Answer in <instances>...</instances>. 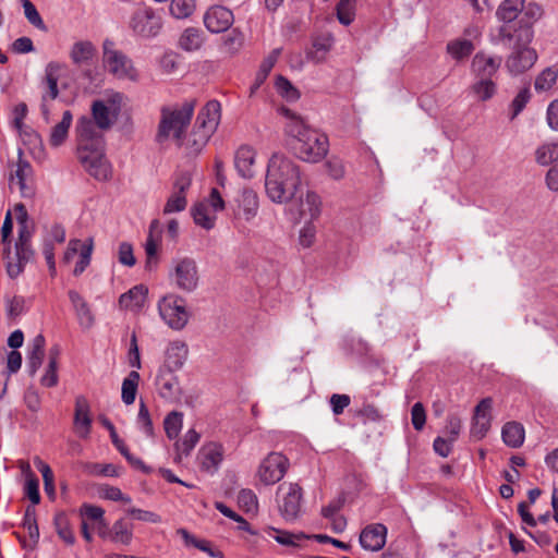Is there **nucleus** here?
Segmentation results:
<instances>
[{
	"mask_svg": "<svg viewBox=\"0 0 558 558\" xmlns=\"http://www.w3.org/2000/svg\"><path fill=\"white\" fill-rule=\"evenodd\" d=\"M289 466V459L281 452L271 451L267 453L255 469L254 486L260 489L276 485L284 477Z\"/></svg>",
	"mask_w": 558,
	"mask_h": 558,
	"instance_id": "obj_7",
	"label": "nucleus"
},
{
	"mask_svg": "<svg viewBox=\"0 0 558 558\" xmlns=\"http://www.w3.org/2000/svg\"><path fill=\"white\" fill-rule=\"evenodd\" d=\"M280 515L286 521L295 520L302 511L303 490L298 483H283L276 493Z\"/></svg>",
	"mask_w": 558,
	"mask_h": 558,
	"instance_id": "obj_10",
	"label": "nucleus"
},
{
	"mask_svg": "<svg viewBox=\"0 0 558 558\" xmlns=\"http://www.w3.org/2000/svg\"><path fill=\"white\" fill-rule=\"evenodd\" d=\"M301 190H303V187ZM288 205L290 214L295 219L312 220L319 215L322 202L316 193L307 191L303 194V191H300L296 198Z\"/></svg>",
	"mask_w": 558,
	"mask_h": 558,
	"instance_id": "obj_17",
	"label": "nucleus"
},
{
	"mask_svg": "<svg viewBox=\"0 0 558 558\" xmlns=\"http://www.w3.org/2000/svg\"><path fill=\"white\" fill-rule=\"evenodd\" d=\"M524 10V0H504L496 11V16L504 23L514 21Z\"/></svg>",
	"mask_w": 558,
	"mask_h": 558,
	"instance_id": "obj_40",
	"label": "nucleus"
},
{
	"mask_svg": "<svg viewBox=\"0 0 558 558\" xmlns=\"http://www.w3.org/2000/svg\"><path fill=\"white\" fill-rule=\"evenodd\" d=\"M533 39V31L522 28L515 36V43L511 53L506 59V69L512 76L529 71L537 60L536 51L530 47Z\"/></svg>",
	"mask_w": 558,
	"mask_h": 558,
	"instance_id": "obj_5",
	"label": "nucleus"
},
{
	"mask_svg": "<svg viewBox=\"0 0 558 558\" xmlns=\"http://www.w3.org/2000/svg\"><path fill=\"white\" fill-rule=\"evenodd\" d=\"M136 427L137 429L146 437L151 438L155 435L154 424L150 417L149 410L144 402V400H140L138 403V413L136 416Z\"/></svg>",
	"mask_w": 558,
	"mask_h": 558,
	"instance_id": "obj_51",
	"label": "nucleus"
},
{
	"mask_svg": "<svg viewBox=\"0 0 558 558\" xmlns=\"http://www.w3.org/2000/svg\"><path fill=\"white\" fill-rule=\"evenodd\" d=\"M34 257L31 245V232L28 230H20L19 241L15 244L13 254L8 255L7 271L11 278H16L22 274L26 264Z\"/></svg>",
	"mask_w": 558,
	"mask_h": 558,
	"instance_id": "obj_13",
	"label": "nucleus"
},
{
	"mask_svg": "<svg viewBox=\"0 0 558 558\" xmlns=\"http://www.w3.org/2000/svg\"><path fill=\"white\" fill-rule=\"evenodd\" d=\"M535 160L541 166L558 162V140L538 146L535 150Z\"/></svg>",
	"mask_w": 558,
	"mask_h": 558,
	"instance_id": "obj_48",
	"label": "nucleus"
},
{
	"mask_svg": "<svg viewBox=\"0 0 558 558\" xmlns=\"http://www.w3.org/2000/svg\"><path fill=\"white\" fill-rule=\"evenodd\" d=\"M183 426V414L177 411L170 412L163 421L166 435L169 439H175Z\"/></svg>",
	"mask_w": 558,
	"mask_h": 558,
	"instance_id": "obj_54",
	"label": "nucleus"
},
{
	"mask_svg": "<svg viewBox=\"0 0 558 558\" xmlns=\"http://www.w3.org/2000/svg\"><path fill=\"white\" fill-rule=\"evenodd\" d=\"M187 206V199L185 195H181L174 192H171L170 196L168 197L162 213L163 215H171L174 213H181L185 210Z\"/></svg>",
	"mask_w": 558,
	"mask_h": 558,
	"instance_id": "obj_60",
	"label": "nucleus"
},
{
	"mask_svg": "<svg viewBox=\"0 0 558 558\" xmlns=\"http://www.w3.org/2000/svg\"><path fill=\"white\" fill-rule=\"evenodd\" d=\"M107 429L109 430L110 438H111L113 446L128 460V462L133 468L138 469V470L143 471L144 473H149L151 471L150 468L145 465V463L141 459H138L130 453L124 440L119 437L114 427L111 424H109L108 422H107Z\"/></svg>",
	"mask_w": 558,
	"mask_h": 558,
	"instance_id": "obj_35",
	"label": "nucleus"
},
{
	"mask_svg": "<svg viewBox=\"0 0 558 558\" xmlns=\"http://www.w3.org/2000/svg\"><path fill=\"white\" fill-rule=\"evenodd\" d=\"M90 404L84 396H77L74 404L73 430L80 438L88 437L92 429Z\"/></svg>",
	"mask_w": 558,
	"mask_h": 558,
	"instance_id": "obj_23",
	"label": "nucleus"
},
{
	"mask_svg": "<svg viewBox=\"0 0 558 558\" xmlns=\"http://www.w3.org/2000/svg\"><path fill=\"white\" fill-rule=\"evenodd\" d=\"M109 534L113 543L129 546L133 539V525L120 519L113 523Z\"/></svg>",
	"mask_w": 558,
	"mask_h": 558,
	"instance_id": "obj_45",
	"label": "nucleus"
},
{
	"mask_svg": "<svg viewBox=\"0 0 558 558\" xmlns=\"http://www.w3.org/2000/svg\"><path fill=\"white\" fill-rule=\"evenodd\" d=\"M36 465L43 475L46 493L48 495H50L51 497H53L54 496V484H53L54 477H53L52 470L50 469V466L47 463H45L44 461H41L39 459L36 461Z\"/></svg>",
	"mask_w": 558,
	"mask_h": 558,
	"instance_id": "obj_63",
	"label": "nucleus"
},
{
	"mask_svg": "<svg viewBox=\"0 0 558 558\" xmlns=\"http://www.w3.org/2000/svg\"><path fill=\"white\" fill-rule=\"evenodd\" d=\"M69 298L76 311L81 327L86 330L90 329L95 319L86 302L76 291L73 290L69 292Z\"/></svg>",
	"mask_w": 558,
	"mask_h": 558,
	"instance_id": "obj_38",
	"label": "nucleus"
},
{
	"mask_svg": "<svg viewBox=\"0 0 558 558\" xmlns=\"http://www.w3.org/2000/svg\"><path fill=\"white\" fill-rule=\"evenodd\" d=\"M161 320L172 330H183L191 318V312L185 300L175 293H168L157 302Z\"/></svg>",
	"mask_w": 558,
	"mask_h": 558,
	"instance_id": "obj_8",
	"label": "nucleus"
},
{
	"mask_svg": "<svg viewBox=\"0 0 558 558\" xmlns=\"http://www.w3.org/2000/svg\"><path fill=\"white\" fill-rule=\"evenodd\" d=\"M205 27L214 34H219L228 31L233 22L234 15L231 10L222 5H213L207 9L204 14Z\"/></svg>",
	"mask_w": 558,
	"mask_h": 558,
	"instance_id": "obj_19",
	"label": "nucleus"
},
{
	"mask_svg": "<svg viewBox=\"0 0 558 558\" xmlns=\"http://www.w3.org/2000/svg\"><path fill=\"white\" fill-rule=\"evenodd\" d=\"M107 74L117 81L134 82L138 77L132 60L118 50L107 49Z\"/></svg>",
	"mask_w": 558,
	"mask_h": 558,
	"instance_id": "obj_14",
	"label": "nucleus"
},
{
	"mask_svg": "<svg viewBox=\"0 0 558 558\" xmlns=\"http://www.w3.org/2000/svg\"><path fill=\"white\" fill-rule=\"evenodd\" d=\"M131 124V113L128 99L120 93L107 94V129L128 130Z\"/></svg>",
	"mask_w": 558,
	"mask_h": 558,
	"instance_id": "obj_12",
	"label": "nucleus"
},
{
	"mask_svg": "<svg viewBox=\"0 0 558 558\" xmlns=\"http://www.w3.org/2000/svg\"><path fill=\"white\" fill-rule=\"evenodd\" d=\"M169 282L184 293L196 291L201 284V274L197 262L190 256L177 257L171 262L168 271Z\"/></svg>",
	"mask_w": 558,
	"mask_h": 558,
	"instance_id": "obj_6",
	"label": "nucleus"
},
{
	"mask_svg": "<svg viewBox=\"0 0 558 558\" xmlns=\"http://www.w3.org/2000/svg\"><path fill=\"white\" fill-rule=\"evenodd\" d=\"M283 133L295 156L305 162L317 163L329 151V140L325 133L313 128L302 116L282 107Z\"/></svg>",
	"mask_w": 558,
	"mask_h": 558,
	"instance_id": "obj_2",
	"label": "nucleus"
},
{
	"mask_svg": "<svg viewBox=\"0 0 558 558\" xmlns=\"http://www.w3.org/2000/svg\"><path fill=\"white\" fill-rule=\"evenodd\" d=\"M129 27L137 36L150 38L160 32L162 27V20L151 8L141 5L132 13L129 21Z\"/></svg>",
	"mask_w": 558,
	"mask_h": 558,
	"instance_id": "obj_11",
	"label": "nucleus"
},
{
	"mask_svg": "<svg viewBox=\"0 0 558 558\" xmlns=\"http://www.w3.org/2000/svg\"><path fill=\"white\" fill-rule=\"evenodd\" d=\"M33 169L28 161L22 158V151L19 150V160L16 169L11 175V185L17 187L24 196L32 195V187L29 185L32 181Z\"/></svg>",
	"mask_w": 558,
	"mask_h": 558,
	"instance_id": "obj_31",
	"label": "nucleus"
},
{
	"mask_svg": "<svg viewBox=\"0 0 558 558\" xmlns=\"http://www.w3.org/2000/svg\"><path fill=\"white\" fill-rule=\"evenodd\" d=\"M22 5L27 21L36 28L40 31H47V26L45 25L35 5L29 0H22Z\"/></svg>",
	"mask_w": 558,
	"mask_h": 558,
	"instance_id": "obj_61",
	"label": "nucleus"
},
{
	"mask_svg": "<svg viewBox=\"0 0 558 558\" xmlns=\"http://www.w3.org/2000/svg\"><path fill=\"white\" fill-rule=\"evenodd\" d=\"M160 222L159 220H153L149 226V233L147 240L145 242V267L149 271L154 270L158 265V252L160 248Z\"/></svg>",
	"mask_w": 558,
	"mask_h": 558,
	"instance_id": "obj_29",
	"label": "nucleus"
},
{
	"mask_svg": "<svg viewBox=\"0 0 558 558\" xmlns=\"http://www.w3.org/2000/svg\"><path fill=\"white\" fill-rule=\"evenodd\" d=\"M333 45V37L331 35H324L317 37L312 45V48L307 51V59L316 63L323 62L326 59L327 53L330 51Z\"/></svg>",
	"mask_w": 558,
	"mask_h": 558,
	"instance_id": "obj_43",
	"label": "nucleus"
},
{
	"mask_svg": "<svg viewBox=\"0 0 558 558\" xmlns=\"http://www.w3.org/2000/svg\"><path fill=\"white\" fill-rule=\"evenodd\" d=\"M107 500L119 502L121 510L124 512L126 507H132L131 497L122 493L118 487L107 486Z\"/></svg>",
	"mask_w": 558,
	"mask_h": 558,
	"instance_id": "obj_64",
	"label": "nucleus"
},
{
	"mask_svg": "<svg viewBox=\"0 0 558 558\" xmlns=\"http://www.w3.org/2000/svg\"><path fill=\"white\" fill-rule=\"evenodd\" d=\"M544 14V10L541 4L524 0V10H522V22L527 26L525 28H531L533 24L542 19Z\"/></svg>",
	"mask_w": 558,
	"mask_h": 558,
	"instance_id": "obj_56",
	"label": "nucleus"
},
{
	"mask_svg": "<svg viewBox=\"0 0 558 558\" xmlns=\"http://www.w3.org/2000/svg\"><path fill=\"white\" fill-rule=\"evenodd\" d=\"M225 459V447L221 442L205 441L198 449L196 461L199 469L208 474H215Z\"/></svg>",
	"mask_w": 558,
	"mask_h": 558,
	"instance_id": "obj_16",
	"label": "nucleus"
},
{
	"mask_svg": "<svg viewBox=\"0 0 558 558\" xmlns=\"http://www.w3.org/2000/svg\"><path fill=\"white\" fill-rule=\"evenodd\" d=\"M238 505L243 511L247 513L257 512L258 499L256 494L248 488L241 489L238 494Z\"/></svg>",
	"mask_w": 558,
	"mask_h": 558,
	"instance_id": "obj_58",
	"label": "nucleus"
},
{
	"mask_svg": "<svg viewBox=\"0 0 558 558\" xmlns=\"http://www.w3.org/2000/svg\"><path fill=\"white\" fill-rule=\"evenodd\" d=\"M220 122V104L216 100L208 101L199 111L195 125L207 133L214 134Z\"/></svg>",
	"mask_w": 558,
	"mask_h": 558,
	"instance_id": "obj_32",
	"label": "nucleus"
},
{
	"mask_svg": "<svg viewBox=\"0 0 558 558\" xmlns=\"http://www.w3.org/2000/svg\"><path fill=\"white\" fill-rule=\"evenodd\" d=\"M356 1L357 0H339L336 5V15L340 24L348 26L354 21Z\"/></svg>",
	"mask_w": 558,
	"mask_h": 558,
	"instance_id": "obj_52",
	"label": "nucleus"
},
{
	"mask_svg": "<svg viewBox=\"0 0 558 558\" xmlns=\"http://www.w3.org/2000/svg\"><path fill=\"white\" fill-rule=\"evenodd\" d=\"M64 70V65L59 62H49L45 68L44 84L46 85V92L43 94V102L47 100H54L59 95L58 81L61 76V72Z\"/></svg>",
	"mask_w": 558,
	"mask_h": 558,
	"instance_id": "obj_33",
	"label": "nucleus"
},
{
	"mask_svg": "<svg viewBox=\"0 0 558 558\" xmlns=\"http://www.w3.org/2000/svg\"><path fill=\"white\" fill-rule=\"evenodd\" d=\"M360 545L368 551H379L386 545L387 527L381 523L366 525L360 534Z\"/></svg>",
	"mask_w": 558,
	"mask_h": 558,
	"instance_id": "obj_24",
	"label": "nucleus"
},
{
	"mask_svg": "<svg viewBox=\"0 0 558 558\" xmlns=\"http://www.w3.org/2000/svg\"><path fill=\"white\" fill-rule=\"evenodd\" d=\"M141 376L137 371H132L123 379L121 386V400L125 405H131L136 400Z\"/></svg>",
	"mask_w": 558,
	"mask_h": 558,
	"instance_id": "obj_42",
	"label": "nucleus"
},
{
	"mask_svg": "<svg viewBox=\"0 0 558 558\" xmlns=\"http://www.w3.org/2000/svg\"><path fill=\"white\" fill-rule=\"evenodd\" d=\"M148 288L145 284H137L119 298V308L138 313L146 303Z\"/></svg>",
	"mask_w": 558,
	"mask_h": 558,
	"instance_id": "obj_30",
	"label": "nucleus"
},
{
	"mask_svg": "<svg viewBox=\"0 0 558 558\" xmlns=\"http://www.w3.org/2000/svg\"><path fill=\"white\" fill-rule=\"evenodd\" d=\"M77 156L85 171L95 179H105V101L96 100L92 116L77 121Z\"/></svg>",
	"mask_w": 558,
	"mask_h": 558,
	"instance_id": "obj_1",
	"label": "nucleus"
},
{
	"mask_svg": "<svg viewBox=\"0 0 558 558\" xmlns=\"http://www.w3.org/2000/svg\"><path fill=\"white\" fill-rule=\"evenodd\" d=\"M156 385L161 398L170 401L179 399L181 388L175 371L159 368Z\"/></svg>",
	"mask_w": 558,
	"mask_h": 558,
	"instance_id": "obj_27",
	"label": "nucleus"
},
{
	"mask_svg": "<svg viewBox=\"0 0 558 558\" xmlns=\"http://www.w3.org/2000/svg\"><path fill=\"white\" fill-rule=\"evenodd\" d=\"M500 65V57L477 52L471 62V74L473 78H494Z\"/></svg>",
	"mask_w": 558,
	"mask_h": 558,
	"instance_id": "obj_21",
	"label": "nucleus"
},
{
	"mask_svg": "<svg viewBox=\"0 0 558 558\" xmlns=\"http://www.w3.org/2000/svg\"><path fill=\"white\" fill-rule=\"evenodd\" d=\"M465 34L470 38H458L447 45L448 53L457 61L468 58L473 52L475 47L472 39H476L481 35V32L474 26L468 28Z\"/></svg>",
	"mask_w": 558,
	"mask_h": 558,
	"instance_id": "obj_28",
	"label": "nucleus"
},
{
	"mask_svg": "<svg viewBox=\"0 0 558 558\" xmlns=\"http://www.w3.org/2000/svg\"><path fill=\"white\" fill-rule=\"evenodd\" d=\"M493 400L483 399L475 408L470 429L471 437L475 440L483 439L490 428Z\"/></svg>",
	"mask_w": 558,
	"mask_h": 558,
	"instance_id": "obj_20",
	"label": "nucleus"
},
{
	"mask_svg": "<svg viewBox=\"0 0 558 558\" xmlns=\"http://www.w3.org/2000/svg\"><path fill=\"white\" fill-rule=\"evenodd\" d=\"M225 206L221 194L217 189H211L208 197L191 208L194 223L205 230H211L216 225L218 213L222 211Z\"/></svg>",
	"mask_w": 558,
	"mask_h": 558,
	"instance_id": "obj_9",
	"label": "nucleus"
},
{
	"mask_svg": "<svg viewBox=\"0 0 558 558\" xmlns=\"http://www.w3.org/2000/svg\"><path fill=\"white\" fill-rule=\"evenodd\" d=\"M45 354V338L43 335H37L29 344L27 355V363L32 374H35L43 363Z\"/></svg>",
	"mask_w": 558,
	"mask_h": 558,
	"instance_id": "obj_44",
	"label": "nucleus"
},
{
	"mask_svg": "<svg viewBox=\"0 0 558 558\" xmlns=\"http://www.w3.org/2000/svg\"><path fill=\"white\" fill-rule=\"evenodd\" d=\"M264 187L271 203H291L302 189L300 166L287 155L274 153L266 166Z\"/></svg>",
	"mask_w": 558,
	"mask_h": 558,
	"instance_id": "obj_3",
	"label": "nucleus"
},
{
	"mask_svg": "<svg viewBox=\"0 0 558 558\" xmlns=\"http://www.w3.org/2000/svg\"><path fill=\"white\" fill-rule=\"evenodd\" d=\"M23 525H24L25 529H27L29 537L34 542H37V539L39 537V530H38V525H37V522H36V510H35V507L28 506L26 508Z\"/></svg>",
	"mask_w": 558,
	"mask_h": 558,
	"instance_id": "obj_62",
	"label": "nucleus"
},
{
	"mask_svg": "<svg viewBox=\"0 0 558 558\" xmlns=\"http://www.w3.org/2000/svg\"><path fill=\"white\" fill-rule=\"evenodd\" d=\"M195 0H172L170 13L175 19H187L195 11Z\"/></svg>",
	"mask_w": 558,
	"mask_h": 558,
	"instance_id": "obj_57",
	"label": "nucleus"
},
{
	"mask_svg": "<svg viewBox=\"0 0 558 558\" xmlns=\"http://www.w3.org/2000/svg\"><path fill=\"white\" fill-rule=\"evenodd\" d=\"M58 354H59V350L57 348L50 351L49 364H48L45 375L41 377V384L46 387H53L58 384V374H57Z\"/></svg>",
	"mask_w": 558,
	"mask_h": 558,
	"instance_id": "obj_59",
	"label": "nucleus"
},
{
	"mask_svg": "<svg viewBox=\"0 0 558 558\" xmlns=\"http://www.w3.org/2000/svg\"><path fill=\"white\" fill-rule=\"evenodd\" d=\"M193 113V101H184L182 104L163 108L161 111L157 141L162 143L169 138H173L178 143L181 142L183 132L189 126Z\"/></svg>",
	"mask_w": 558,
	"mask_h": 558,
	"instance_id": "obj_4",
	"label": "nucleus"
},
{
	"mask_svg": "<svg viewBox=\"0 0 558 558\" xmlns=\"http://www.w3.org/2000/svg\"><path fill=\"white\" fill-rule=\"evenodd\" d=\"M96 48L88 40H80L73 44L70 50V58L76 65L87 64L96 57Z\"/></svg>",
	"mask_w": 558,
	"mask_h": 558,
	"instance_id": "obj_37",
	"label": "nucleus"
},
{
	"mask_svg": "<svg viewBox=\"0 0 558 558\" xmlns=\"http://www.w3.org/2000/svg\"><path fill=\"white\" fill-rule=\"evenodd\" d=\"M81 513L83 517L82 530L84 538L86 541H90L94 532H97L100 537H104L105 532L101 526L104 514L102 509L90 505H84Z\"/></svg>",
	"mask_w": 558,
	"mask_h": 558,
	"instance_id": "obj_26",
	"label": "nucleus"
},
{
	"mask_svg": "<svg viewBox=\"0 0 558 558\" xmlns=\"http://www.w3.org/2000/svg\"><path fill=\"white\" fill-rule=\"evenodd\" d=\"M16 130L19 131L22 142L28 147L29 153L34 156V158L44 159L45 149L39 134L27 125Z\"/></svg>",
	"mask_w": 558,
	"mask_h": 558,
	"instance_id": "obj_36",
	"label": "nucleus"
},
{
	"mask_svg": "<svg viewBox=\"0 0 558 558\" xmlns=\"http://www.w3.org/2000/svg\"><path fill=\"white\" fill-rule=\"evenodd\" d=\"M558 78V70L547 68L543 70L535 78L534 87L538 93L550 90Z\"/></svg>",
	"mask_w": 558,
	"mask_h": 558,
	"instance_id": "obj_53",
	"label": "nucleus"
},
{
	"mask_svg": "<svg viewBox=\"0 0 558 558\" xmlns=\"http://www.w3.org/2000/svg\"><path fill=\"white\" fill-rule=\"evenodd\" d=\"M201 439L199 433H197L195 429L191 428L189 429L181 440L177 441L175 444V451H177V460L181 461L183 458H186L191 454L192 450L195 448L197 442Z\"/></svg>",
	"mask_w": 558,
	"mask_h": 558,
	"instance_id": "obj_47",
	"label": "nucleus"
},
{
	"mask_svg": "<svg viewBox=\"0 0 558 558\" xmlns=\"http://www.w3.org/2000/svg\"><path fill=\"white\" fill-rule=\"evenodd\" d=\"M275 88L278 95L284 98L287 101H295L300 98V92L295 86L292 85L290 81H288L283 76H277L275 81Z\"/></svg>",
	"mask_w": 558,
	"mask_h": 558,
	"instance_id": "obj_55",
	"label": "nucleus"
},
{
	"mask_svg": "<svg viewBox=\"0 0 558 558\" xmlns=\"http://www.w3.org/2000/svg\"><path fill=\"white\" fill-rule=\"evenodd\" d=\"M504 442L511 448H519L523 445L525 430L522 424L517 422H508L501 429Z\"/></svg>",
	"mask_w": 558,
	"mask_h": 558,
	"instance_id": "obj_39",
	"label": "nucleus"
},
{
	"mask_svg": "<svg viewBox=\"0 0 558 558\" xmlns=\"http://www.w3.org/2000/svg\"><path fill=\"white\" fill-rule=\"evenodd\" d=\"M72 124V113L66 110L63 112L62 120L56 124L49 137V144L52 147L61 146L68 137L69 129Z\"/></svg>",
	"mask_w": 558,
	"mask_h": 558,
	"instance_id": "obj_46",
	"label": "nucleus"
},
{
	"mask_svg": "<svg viewBox=\"0 0 558 558\" xmlns=\"http://www.w3.org/2000/svg\"><path fill=\"white\" fill-rule=\"evenodd\" d=\"M469 93L475 100L485 102L497 94V84L494 78H473Z\"/></svg>",
	"mask_w": 558,
	"mask_h": 558,
	"instance_id": "obj_34",
	"label": "nucleus"
},
{
	"mask_svg": "<svg viewBox=\"0 0 558 558\" xmlns=\"http://www.w3.org/2000/svg\"><path fill=\"white\" fill-rule=\"evenodd\" d=\"M189 347L183 340L170 341L163 352V362L160 368L178 372L187 359Z\"/></svg>",
	"mask_w": 558,
	"mask_h": 558,
	"instance_id": "obj_25",
	"label": "nucleus"
},
{
	"mask_svg": "<svg viewBox=\"0 0 558 558\" xmlns=\"http://www.w3.org/2000/svg\"><path fill=\"white\" fill-rule=\"evenodd\" d=\"M211 135L213 134L195 125L192 133L186 138H182L179 143L180 145H184L191 154H198L206 146Z\"/></svg>",
	"mask_w": 558,
	"mask_h": 558,
	"instance_id": "obj_41",
	"label": "nucleus"
},
{
	"mask_svg": "<svg viewBox=\"0 0 558 558\" xmlns=\"http://www.w3.org/2000/svg\"><path fill=\"white\" fill-rule=\"evenodd\" d=\"M257 150L250 145L240 146L234 155V167L238 174L246 180L253 179L257 173Z\"/></svg>",
	"mask_w": 558,
	"mask_h": 558,
	"instance_id": "obj_22",
	"label": "nucleus"
},
{
	"mask_svg": "<svg viewBox=\"0 0 558 558\" xmlns=\"http://www.w3.org/2000/svg\"><path fill=\"white\" fill-rule=\"evenodd\" d=\"M259 210V196L251 187H244L235 198V208L233 210L234 219L239 222H251Z\"/></svg>",
	"mask_w": 558,
	"mask_h": 558,
	"instance_id": "obj_18",
	"label": "nucleus"
},
{
	"mask_svg": "<svg viewBox=\"0 0 558 558\" xmlns=\"http://www.w3.org/2000/svg\"><path fill=\"white\" fill-rule=\"evenodd\" d=\"M203 41L202 31L189 27L181 34L179 46L185 51H196L202 47Z\"/></svg>",
	"mask_w": 558,
	"mask_h": 558,
	"instance_id": "obj_50",
	"label": "nucleus"
},
{
	"mask_svg": "<svg viewBox=\"0 0 558 558\" xmlns=\"http://www.w3.org/2000/svg\"><path fill=\"white\" fill-rule=\"evenodd\" d=\"M265 532L282 546L298 547L305 539L303 534H295L272 526H268Z\"/></svg>",
	"mask_w": 558,
	"mask_h": 558,
	"instance_id": "obj_49",
	"label": "nucleus"
},
{
	"mask_svg": "<svg viewBox=\"0 0 558 558\" xmlns=\"http://www.w3.org/2000/svg\"><path fill=\"white\" fill-rule=\"evenodd\" d=\"M93 246L87 241L71 240L62 256V265L75 263L73 275L80 276L90 263Z\"/></svg>",
	"mask_w": 558,
	"mask_h": 558,
	"instance_id": "obj_15",
	"label": "nucleus"
}]
</instances>
